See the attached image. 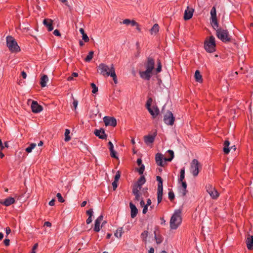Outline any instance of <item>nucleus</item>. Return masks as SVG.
I'll return each mask as SVG.
<instances>
[{
  "mask_svg": "<svg viewBox=\"0 0 253 253\" xmlns=\"http://www.w3.org/2000/svg\"><path fill=\"white\" fill-rule=\"evenodd\" d=\"M90 85L91 87L92 88V92L93 93H96L98 91V87L94 83H91Z\"/></svg>",
  "mask_w": 253,
  "mask_h": 253,
  "instance_id": "obj_38",
  "label": "nucleus"
},
{
  "mask_svg": "<svg viewBox=\"0 0 253 253\" xmlns=\"http://www.w3.org/2000/svg\"><path fill=\"white\" fill-rule=\"evenodd\" d=\"M140 206L143 207H144V206H145L146 205L145 204V202L144 201V200L143 199H142L141 201H140Z\"/></svg>",
  "mask_w": 253,
  "mask_h": 253,
  "instance_id": "obj_63",
  "label": "nucleus"
},
{
  "mask_svg": "<svg viewBox=\"0 0 253 253\" xmlns=\"http://www.w3.org/2000/svg\"><path fill=\"white\" fill-rule=\"evenodd\" d=\"M116 152L114 150H113L112 151H110V156L112 158H114L116 159H118V157L116 156Z\"/></svg>",
  "mask_w": 253,
  "mask_h": 253,
  "instance_id": "obj_46",
  "label": "nucleus"
},
{
  "mask_svg": "<svg viewBox=\"0 0 253 253\" xmlns=\"http://www.w3.org/2000/svg\"><path fill=\"white\" fill-rule=\"evenodd\" d=\"M108 146L110 151H112L114 150V145L111 141L108 142Z\"/></svg>",
  "mask_w": 253,
  "mask_h": 253,
  "instance_id": "obj_48",
  "label": "nucleus"
},
{
  "mask_svg": "<svg viewBox=\"0 0 253 253\" xmlns=\"http://www.w3.org/2000/svg\"><path fill=\"white\" fill-rule=\"evenodd\" d=\"M247 246L249 250H253V236H249L247 239Z\"/></svg>",
  "mask_w": 253,
  "mask_h": 253,
  "instance_id": "obj_21",
  "label": "nucleus"
},
{
  "mask_svg": "<svg viewBox=\"0 0 253 253\" xmlns=\"http://www.w3.org/2000/svg\"><path fill=\"white\" fill-rule=\"evenodd\" d=\"M194 77L196 81L198 82L201 83L202 81V77L198 70H196L195 73Z\"/></svg>",
  "mask_w": 253,
  "mask_h": 253,
  "instance_id": "obj_26",
  "label": "nucleus"
},
{
  "mask_svg": "<svg viewBox=\"0 0 253 253\" xmlns=\"http://www.w3.org/2000/svg\"><path fill=\"white\" fill-rule=\"evenodd\" d=\"M163 155L160 153H157L156 155V162L158 165L164 167L167 161L163 162Z\"/></svg>",
  "mask_w": 253,
  "mask_h": 253,
  "instance_id": "obj_18",
  "label": "nucleus"
},
{
  "mask_svg": "<svg viewBox=\"0 0 253 253\" xmlns=\"http://www.w3.org/2000/svg\"><path fill=\"white\" fill-rule=\"evenodd\" d=\"M21 76H22L23 79H26L27 77V74L24 71H22L21 72Z\"/></svg>",
  "mask_w": 253,
  "mask_h": 253,
  "instance_id": "obj_62",
  "label": "nucleus"
},
{
  "mask_svg": "<svg viewBox=\"0 0 253 253\" xmlns=\"http://www.w3.org/2000/svg\"><path fill=\"white\" fill-rule=\"evenodd\" d=\"M94 134L100 139H105L107 138V135L105 133L103 129H95L94 131Z\"/></svg>",
  "mask_w": 253,
  "mask_h": 253,
  "instance_id": "obj_15",
  "label": "nucleus"
},
{
  "mask_svg": "<svg viewBox=\"0 0 253 253\" xmlns=\"http://www.w3.org/2000/svg\"><path fill=\"white\" fill-rule=\"evenodd\" d=\"M93 210L92 209H89V210L86 211V214L90 217H92L93 215Z\"/></svg>",
  "mask_w": 253,
  "mask_h": 253,
  "instance_id": "obj_49",
  "label": "nucleus"
},
{
  "mask_svg": "<svg viewBox=\"0 0 253 253\" xmlns=\"http://www.w3.org/2000/svg\"><path fill=\"white\" fill-rule=\"evenodd\" d=\"M103 216L101 215L95 220L94 230V231L98 232L100 231V224L101 222L103 220Z\"/></svg>",
  "mask_w": 253,
  "mask_h": 253,
  "instance_id": "obj_16",
  "label": "nucleus"
},
{
  "mask_svg": "<svg viewBox=\"0 0 253 253\" xmlns=\"http://www.w3.org/2000/svg\"><path fill=\"white\" fill-rule=\"evenodd\" d=\"M217 37L224 42H228L231 40V37L226 30L222 28H216Z\"/></svg>",
  "mask_w": 253,
  "mask_h": 253,
  "instance_id": "obj_3",
  "label": "nucleus"
},
{
  "mask_svg": "<svg viewBox=\"0 0 253 253\" xmlns=\"http://www.w3.org/2000/svg\"><path fill=\"white\" fill-rule=\"evenodd\" d=\"M36 144L35 143H31L30 146L26 148L25 151L27 153H31L36 146Z\"/></svg>",
  "mask_w": 253,
  "mask_h": 253,
  "instance_id": "obj_31",
  "label": "nucleus"
},
{
  "mask_svg": "<svg viewBox=\"0 0 253 253\" xmlns=\"http://www.w3.org/2000/svg\"><path fill=\"white\" fill-rule=\"evenodd\" d=\"M120 176H121L120 173L119 171H118L115 176L114 181H118L119 180V178H120Z\"/></svg>",
  "mask_w": 253,
  "mask_h": 253,
  "instance_id": "obj_45",
  "label": "nucleus"
},
{
  "mask_svg": "<svg viewBox=\"0 0 253 253\" xmlns=\"http://www.w3.org/2000/svg\"><path fill=\"white\" fill-rule=\"evenodd\" d=\"M57 197L59 202L63 203L64 202L63 198L62 197L61 194L60 193L57 194Z\"/></svg>",
  "mask_w": 253,
  "mask_h": 253,
  "instance_id": "obj_39",
  "label": "nucleus"
},
{
  "mask_svg": "<svg viewBox=\"0 0 253 253\" xmlns=\"http://www.w3.org/2000/svg\"><path fill=\"white\" fill-rule=\"evenodd\" d=\"M3 242L6 246H8L9 245L10 240L9 239H6L4 240Z\"/></svg>",
  "mask_w": 253,
  "mask_h": 253,
  "instance_id": "obj_55",
  "label": "nucleus"
},
{
  "mask_svg": "<svg viewBox=\"0 0 253 253\" xmlns=\"http://www.w3.org/2000/svg\"><path fill=\"white\" fill-rule=\"evenodd\" d=\"M162 70V65L160 63V62H158V67L156 69V73L157 74L158 73H160Z\"/></svg>",
  "mask_w": 253,
  "mask_h": 253,
  "instance_id": "obj_40",
  "label": "nucleus"
},
{
  "mask_svg": "<svg viewBox=\"0 0 253 253\" xmlns=\"http://www.w3.org/2000/svg\"><path fill=\"white\" fill-rule=\"evenodd\" d=\"M55 200L52 199L49 202V205L52 206L54 205Z\"/></svg>",
  "mask_w": 253,
  "mask_h": 253,
  "instance_id": "obj_61",
  "label": "nucleus"
},
{
  "mask_svg": "<svg viewBox=\"0 0 253 253\" xmlns=\"http://www.w3.org/2000/svg\"><path fill=\"white\" fill-rule=\"evenodd\" d=\"M207 191L213 199H216L219 196V193L211 185L206 186Z\"/></svg>",
  "mask_w": 253,
  "mask_h": 253,
  "instance_id": "obj_10",
  "label": "nucleus"
},
{
  "mask_svg": "<svg viewBox=\"0 0 253 253\" xmlns=\"http://www.w3.org/2000/svg\"><path fill=\"white\" fill-rule=\"evenodd\" d=\"M200 169H201V166L198 160L193 159L190 164V171L193 176L196 177L198 175Z\"/></svg>",
  "mask_w": 253,
  "mask_h": 253,
  "instance_id": "obj_7",
  "label": "nucleus"
},
{
  "mask_svg": "<svg viewBox=\"0 0 253 253\" xmlns=\"http://www.w3.org/2000/svg\"><path fill=\"white\" fill-rule=\"evenodd\" d=\"M137 24L138 23H136L135 21L131 20L130 24H131L132 26H137Z\"/></svg>",
  "mask_w": 253,
  "mask_h": 253,
  "instance_id": "obj_58",
  "label": "nucleus"
},
{
  "mask_svg": "<svg viewBox=\"0 0 253 253\" xmlns=\"http://www.w3.org/2000/svg\"><path fill=\"white\" fill-rule=\"evenodd\" d=\"M142 185H139L137 183H136L133 187V189H136L139 192H140V190H141L142 189Z\"/></svg>",
  "mask_w": 253,
  "mask_h": 253,
  "instance_id": "obj_43",
  "label": "nucleus"
},
{
  "mask_svg": "<svg viewBox=\"0 0 253 253\" xmlns=\"http://www.w3.org/2000/svg\"><path fill=\"white\" fill-rule=\"evenodd\" d=\"M230 144V142L228 140H225L224 142L223 151L226 154H228L230 152V149L229 147Z\"/></svg>",
  "mask_w": 253,
  "mask_h": 253,
  "instance_id": "obj_24",
  "label": "nucleus"
},
{
  "mask_svg": "<svg viewBox=\"0 0 253 253\" xmlns=\"http://www.w3.org/2000/svg\"><path fill=\"white\" fill-rule=\"evenodd\" d=\"M146 181L145 177L144 175L141 176V177L139 178V179L138 180L137 182V184L139 185H143Z\"/></svg>",
  "mask_w": 253,
  "mask_h": 253,
  "instance_id": "obj_37",
  "label": "nucleus"
},
{
  "mask_svg": "<svg viewBox=\"0 0 253 253\" xmlns=\"http://www.w3.org/2000/svg\"><path fill=\"white\" fill-rule=\"evenodd\" d=\"M103 121L106 126H115L117 125L116 120L113 117L105 116L103 118Z\"/></svg>",
  "mask_w": 253,
  "mask_h": 253,
  "instance_id": "obj_11",
  "label": "nucleus"
},
{
  "mask_svg": "<svg viewBox=\"0 0 253 253\" xmlns=\"http://www.w3.org/2000/svg\"><path fill=\"white\" fill-rule=\"evenodd\" d=\"M181 188H184V190H185L187 188V184L185 181H181Z\"/></svg>",
  "mask_w": 253,
  "mask_h": 253,
  "instance_id": "obj_51",
  "label": "nucleus"
},
{
  "mask_svg": "<svg viewBox=\"0 0 253 253\" xmlns=\"http://www.w3.org/2000/svg\"><path fill=\"white\" fill-rule=\"evenodd\" d=\"M157 135V131H155L153 135H146L144 137V142L147 145H149L150 144H152L153 143L155 137Z\"/></svg>",
  "mask_w": 253,
  "mask_h": 253,
  "instance_id": "obj_14",
  "label": "nucleus"
},
{
  "mask_svg": "<svg viewBox=\"0 0 253 253\" xmlns=\"http://www.w3.org/2000/svg\"><path fill=\"white\" fill-rule=\"evenodd\" d=\"M48 81V78L46 75H43L41 80V85L42 87H43L46 85V83Z\"/></svg>",
  "mask_w": 253,
  "mask_h": 253,
  "instance_id": "obj_25",
  "label": "nucleus"
},
{
  "mask_svg": "<svg viewBox=\"0 0 253 253\" xmlns=\"http://www.w3.org/2000/svg\"><path fill=\"white\" fill-rule=\"evenodd\" d=\"M110 76L113 78L114 82L115 84L118 83L117 78L115 73V70H113V72L110 73Z\"/></svg>",
  "mask_w": 253,
  "mask_h": 253,
  "instance_id": "obj_36",
  "label": "nucleus"
},
{
  "mask_svg": "<svg viewBox=\"0 0 253 253\" xmlns=\"http://www.w3.org/2000/svg\"><path fill=\"white\" fill-rule=\"evenodd\" d=\"M194 9L187 6V9L185 10L184 13V19L188 20L191 19L193 16Z\"/></svg>",
  "mask_w": 253,
  "mask_h": 253,
  "instance_id": "obj_13",
  "label": "nucleus"
},
{
  "mask_svg": "<svg viewBox=\"0 0 253 253\" xmlns=\"http://www.w3.org/2000/svg\"><path fill=\"white\" fill-rule=\"evenodd\" d=\"M92 218L91 217L89 216L88 218L86 219V223L87 224H90L92 222Z\"/></svg>",
  "mask_w": 253,
  "mask_h": 253,
  "instance_id": "obj_59",
  "label": "nucleus"
},
{
  "mask_svg": "<svg viewBox=\"0 0 253 253\" xmlns=\"http://www.w3.org/2000/svg\"><path fill=\"white\" fill-rule=\"evenodd\" d=\"M132 193L135 196V200L136 201L141 200L142 198L141 197L142 193L139 192L136 189H132Z\"/></svg>",
  "mask_w": 253,
  "mask_h": 253,
  "instance_id": "obj_23",
  "label": "nucleus"
},
{
  "mask_svg": "<svg viewBox=\"0 0 253 253\" xmlns=\"http://www.w3.org/2000/svg\"><path fill=\"white\" fill-rule=\"evenodd\" d=\"M113 70H115L114 65L111 64L110 65H107L103 63H101L98 66V72L103 75L109 76L110 73L113 72Z\"/></svg>",
  "mask_w": 253,
  "mask_h": 253,
  "instance_id": "obj_4",
  "label": "nucleus"
},
{
  "mask_svg": "<svg viewBox=\"0 0 253 253\" xmlns=\"http://www.w3.org/2000/svg\"><path fill=\"white\" fill-rule=\"evenodd\" d=\"M70 133V130L68 129H66L65 132V141L66 142H68L71 140V137L69 135Z\"/></svg>",
  "mask_w": 253,
  "mask_h": 253,
  "instance_id": "obj_33",
  "label": "nucleus"
},
{
  "mask_svg": "<svg viewBox=\"0 0 253 253\" xmlns=\"http://www.w3.org/2000/svg\"><path fill=\"white\" fill-rule=\"evenodd\" d=\"M53 34L54 35L56 36H60L61 34L59 30H55L53 32Z\"/></svg>",
  "mask_w": 253,
  "mask_h": 253,
  "instance_id": "obj_54",
  "label": "nucleus"
},
{
  "mask_svg": "<svg viewBox=\"0 0 253 253\" xmlns=\"http://www.w3.org/2000/svg\"><path fill=\"white\" fill-rule=\"evenodd\" d=\"M79 31H80V32L81 33V34L82 35L83 40L85 42H88L89 41V38L87 37V35L85 33L84 29L83 28H80Z\"/></svg>",
  "mask_w": 253,
  "mask_h": 253,
  "instance_id": "obj_27",
  "label": "nucleus"
},
{
  "mask_svg": "<svg viewBox=\"0 0 253 253\" xmlns=\"http://www.w3.org/2000/svg\"><path fill=\"white\" fill-rule=\"evenodd\" d=\"M181 222V211L176 210L170 220V227L172 229H176Z\"/></svg>",
  "mask_w": 253,
  "mask_h": 253,
  "instance_id": "obj_2",
  "label": "nucleus"
},
{
  "mask_svg": "<svg viewBox=\"0 0 253 253\" xmlns=\"http://www.w3.org/2000/svg\"><path fill=\"white\" fill-rule=\"evenodd\" d=\"M129 207L130 209L131 217L133 218L137 215L138 213V210L132 202L129 203Z\"/></svg>",
  "mask_w": 253,
  "mask_h": 253,
  "instance_id": "obj_17",
  "label": "nucleus"
},
{
  "mask_svg": "<svg viewBox=\"0 0 253 253\" xmlns=\"http://www.w3.org/2000/svg\"><path fill=\"white\" fill-rule=\"evenodd\" d=\"M78 104V101L76 99H74V101L73 102V105L75 109L77 108Z\"/></svg>",
  "mask_w": 253,
  "mask_h": 253,
  "instance_id": "obj_53",
  "label": "nucleus"
},
{
  "mask_svg": "<svg viewBox=\"0 0 253 253\" xmlns=\"http://www.w3.org/2000/svg\"><path fill=\"white\" fill-rule=\"evenodd\" d=\"M147 109L153 118L156 117L159 113V109L157 107H153V108H150Z\"/></svg>",
  "mask_w": 253,
  "mask_h": 253,
  "instance_id": "obj_22",
  "label": "nucleus"
},
{
  "mask_svg": "<svg viewBox=\"0 0 253 253\" xmlns=\"http://www.w3.org/2000/svg\"><path fill=\"white\" fill-rule=\"evenodd\" d=\"M6 45L9 49L12 52H17L20 50L15 40L11 36L6 37Z\"/></svg>",
  "mask_w": 253,
  "mask_h": 253,
  "instance_id": "obj_5",
  "label": "nucleus"
},
{
  "mask_svg": "<svg viewBox=\"0 0 253 253\" xmlns=\"http://www.w3.org/2000/svg\"><path fill=\"white\" fill-rule=\"evenodd\" d=\"M179 192L181 194V195L182 196H184L186 194V192H187V190H186V189L184 190V188H180L179 189Z\"/></svg>",
  "mask_w": 253,
  "mask_h": 253,
  "instance_id": "obj_47",
  "label": "nucleus"
},
{
  "mask_svg": "<svg viewBox=\"0 0 253 253\" xmlns=\"http://www.w3.org/2000/svg\"><path fill=\"white\" fill-rule=\"evenodd\" d=\"M53 21L49 19H45L43 21V24L46 26L49 31H51L53 29Z\"/></svg>",
  "mask_w": 253,
  "mask_h": 253,
  "instance_id": "obj_19",
  "label": "nucleus"
},
{
  "mask_svg": "<svg viewBox=\"0 0 253 253\" xmlns=\"http://www.w3.org/2000/svg\"><path fill=\"white\" fill-rule=\"evenodd\" d=\"M184 177H185V175H181V174H180V177L178 179V181L179 182H181V181H183V180L184 179Z\"/></svg>",
  "mask_w": 253,
  "mask_h": 253,
  "instance_id": "obj_57",
  "label": "nucleus"
},
{
  "mask_svg": "<svg viewBox=\"0 0 253 253\" xmlns=\"http://www.w3.org/2000/svg\"><path fill=\"white\" fill-rule=\"evenodd\" d=\"M94 52L92 51H90L88 54L87 55L86 58L84 59L85 61L89 62L92 58Z\"/></svg>",
  "mask_w": 253,
  "mask_h": 253,
  "instance_id": "obj_34",
  "label": "nucleus"
},
{
  "mask_svg": "<svg viewBox=\"0 0 253 253\" xmlns=\"http://www.w3.org/2000/svg\"><path fill=\"white\" fill-rule=\"evenodd\" d=\"M117 182L118 181H114L112 183L114 190H115L117 187Z\"/></svg>",
  "mask_w": 253,
  "mask_h": 253,
  "instance_id": "obj_52",
  "label": "nucleus"
},
{
  "mask_svg": "<svg viewBox=\"0 0 253 253\" xmlns=\"http://www.w3.org/2000/svg\"><path fill=\"white\" fill-rule=\"evenodd\" d=\"M168 152L169 154L170 157L169 158H165L164 160L165 161L170 162L173 159V158L174 157V152L173 151H172L171 150H168Z\"/></svg>",
  "mask_w": 253,
  "mask_h": 253,
  "instance_id": "obj_35",
  "label": "nucleus"
},
{
  "mask_svg": "<svg viewBox=\"0 0 253 253\" xmlns=\"http://www.w3.org/2000/svg\"><path fill=\"white\" fill-rule=\"evenodd\" d=\"M211 22L213 28L214 29L218 28V24L216 18V8L214 6H213L211 11Z\"/></svg>",
  "mask_w": 253,
  "mask_h": 253,
  "instance_id": "obj_8",
  "label": "nucleus"
},
{
  "mask_svg": "<svg viewBox=\"0 0 253 253\" xmlns=\"http://www.w3.org/2000/svg\"><path fill=\"white\" fill-rule=\"evenodd\" d=\"M145 169V167L143 165H141L139 169H137V170L140 174H143Z\"/></svg>",
  "mask_w": 253,
  "mask_h": 253,
  "instance_id": "obj_42",
  "label": "nucleus"
},
{
  "mask_svg": "<svg viewBox=\"0 0 253 253\" xmlns=\"http://www.w3.org/2000/svg\"><path fill=\"white\" fill-rule=\"evenodd\" d=\"M205 49L208 52H212L215 51V38L211 36L208 41L205 42Z\"/></svg>",
  "mask_w": 253,
  "mask_h": 253,
  "instance_id": "obj_6",
  "label": "nucleus"
},
{
  "mask_svg": "<svg viewBox=\"0 0 253 253\" xmlns=\"http://www.w3.org/2000/svg\"><path fill=\"white\" fill-rule=\"evenodd\" d=\"M123 233V228L122 227H121V228H118L115 232V234H114V235L117 237V238H121V236H122V235Z\"/></svg>",
  "mask_w": 253,
  "mask_h": 253,
  "instance_id": "obj_30",
  "label": "nucleus"
},
{
  "mask_svg": "<svg viewBox=\"0 0 253 253\" xmlns=\"http://www.w3.org/2000/svg\"><path fill=\"white\" fill-rule=\"evenodd\" d=\"M147 210H148V206L146 205L144 206V208L142 211V213L143 214L146 213Z\"/></svg>",
  "mask_w": 253,
  "mask_h": 253,
  "instance_id": "obj_56",
  "label": "nucleus"
},
{
  "mask_svg": "<svg viewBox=\"0 0 253 253\" xmlns=\"http://www.w3.org/2000/svg\"><path fill=\"white\" fill-rule=\"evenodd\" d=\"M131 20L128 19H125L123 22L122 23L124 24H126V25H128L130 24Z\"/></svg>",
  "mask_w": 253,
  "mask_h": 253,
  "instance_id": "obj_50",
  "label": "nucleus"
},
{
  "mask_svg": "<svg viewBox=\"0 0 253 253\" xmlns=\"http://www.w3.org/2000/svg\"><path fill=\"white\" fill-rule=\"evenodd\" d=\"M159 31V26L158 24H155L151 29V34L152 35L156 34Z\"/></svg>",
  "mask_w": 253,
  "mask_h": 253,
  "instance_id": "obj_29",
  "label": "nucleus"
},
{
  "mask_svg": "<svg viewBox=\"0 0 253 253\" xmlns=\"http://www.w3.org/2000/svg\"><path fill=\"white\" fill-rule=\"evenodd\" d=\"M152 99L151 98H149L148 99V100H147V103H146V107H147V108L148 109V108H150V106H151V104L152 103Z\"/></svg>",
  "mask_w": 253,
  "mask_h": 253,
  "instance_id": "obj_44",
  "label": "nucleus"
},
{
  "mask_svg": "<svg viewBox=\"0 0 253 253\" xmlns=\"http://www.w3.org/2000/svg\"><path fill=\"white\" fill-rule=\"evenodd\" d=\"M15 202V200L12 197H8L5 199L4 201H0V203L3 204L5 206H9L11 204H13Z\"/></svg>",
  "mask_w": 253,
  "mask_h": 253,
  "instance_id": "obj_20",
  "label": "nucleus"
},
{
  "mask_svg": "<svg viewBox=\"0 0 253 253\" xmlns=\"http://www.w3.org/2000/svg\"><path fill=\"white\" fill-rule=\"evenodd\" d=\"M164 121L168 125L172 126L174 122V117L170 111H168L164 115Z\"/></svg>",
  "mask_w": 253,
  "mask_h": 253,
  "instance_id": "obj_9",
  "label": "nucleus"
},
{
  "mask_svg": "<svg viewBox=\"0 0 253 253\" xmlns=\"http://www.w3.org/2000/svg\"><path fill=\"white\" fill-rule=\"evenodd\" d=\"M163 190H158L157 192V200L158 203L159 204L161 202L163 197Z\"/></svg>",
  "mask_w": 253,
  "mask_h": 253,
  "instance_id": "obj_32",
  "label": "nucleus"
},
{
  "mask_svg": "<svg viewBox=\"0 0 253 253\" xmlns=\"http://www.w3.org/2000/svg\"><path fill=\"white\" fill-rule=\"evenodd\" d=\"M137 163L139 166H141L142 164V160L141 159H138L137 160Z\"/></svg>",
  "mask_w": 253,
  "mask_h": 253,
  "instance_id": "obj_64",
  "label": "nucleus"
},
{
  "mask_svg": "<svg viewBox=\"0 0 253 253\" xmlns=\"http://www.w3.org/2000/svg\"><path fill=\"white\" fill-rule=\"evenodd\" d=\"M157 180L158 181V190H163L162 178L160 176H157Z\"/></svg>",
  "mask_w": 253,
  "mask_h": 253,
  "instance_id": "obj_28",
  "label": "nucleus"
},
{
  "mask_svg": "<svg viewBox=\"0 0 253 253\" xmlns=\"http://www.w3.org/2000/svg\"><path fill=\"white\" fill-rule=\"evenodd\" d=\"M44 225L47 227H50L51 226V223L50 222L46 221L44 222Z\"/></svg>",
  "mask_w": 253,
  "mask_h": 253,
  "instance_id": "obj_60",
  "label": "nucleus"
},
{
  "mask_svg": "<svg viewBox=\"0 0 253 253\" xmlns=\"http://www.w3.org/2000/svg\"><path fill=\"white\" fill-rule=\"evenodd\" d=\"M146 70L144 71H140L139 74L141 78L149 80L154 72L155 60L150 57L147 59L146 62L144 64Z\"/></svg>",
  "mask_w": 253,
  "mask_h": 253,
  "instance_id": "obj_1",
  "label": "nucleus"
},
{
  "mask_svg": "<svg viewBox=\"0 0 253 253\" xmlns=\"http://www.w3.org/2000/svg\"><path fill=\"white\" fill-rule=\"evenodd\" d=\"M169 198L171 201H172L174 198V194L172 191H170L169 192Z\"/></svg>",
  "mask_w": 253,
  "mask_h": 253,
  "instance_id": "obj_41",
  "label": "nucleus"
},
{
  "mask_svg": "<svg viewBox=\"0 0 253 253\" xmlns=\"http://www.w3.org/2000/svg\"><path fill=\"white\" fill-rule=\"evenodd\" d=\"M31 109L33 112L38 113L42 110V107L40 105L37 101H32Z\"/></svg>",
  "mask_w": 253,
  "mask_h": 253,
  "instance_id": "obj_12",
  "label": "nucleus"
}]
</instances>
